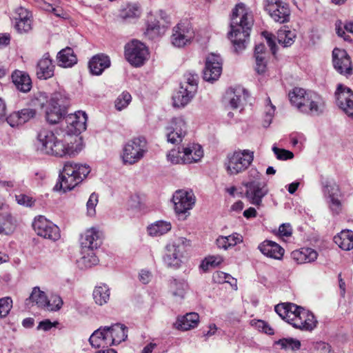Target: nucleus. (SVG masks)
Instances as JSON below:
<instances>
[{
    "mask_svg": "<svg viewBox=\"0 0 353 353\" xmlns=\"http://www.w3.org/2000/svg\"><path fill=\"white\" fill-rule=\"evenodd\" d=\"M296 37L295 31L285 28L281 29L277 32L278 42L283 47L291 46L294 43Z\"/></svg>",
    "mask_w": 353,
    "mask_h": 353,
    "instance_id": "nucleus-39",
    "label": "nucleus"
},
{
    "mask_svg": "<svg viewBox=\"0 0 353 353\" xmlns=\"http://www.w3.org/2000/svg\"><path fill=\"white\" fill-rule=\"evenodd\" d=\"M81 245L93 250L100 246L101 239L99 232L94 228L87 230L84 236H81Z\"/></svg>",
    "mask_w": 353,
    "mask_h": 353,
    "instance_id": "nucleus-29",
    "label": "nucleus"
},
{
    "mask_svg": "<svg viewBox=\"0 0 353 353\" xmlns=\"http://www.w3.org/2000/svg\"><path fill=\"white\" fill-rule=\"evenodd\" d=\"M141 15L140 8L137 4H128L119 13V17L123 20L137 19Z\"/></svg>",
    "mask_w": 353,
    "mask_h": 353,
    "instance_id": "nucleus-42",
    "label": "nucleus"
},
{
    "mask_svg": "<svg viewBox=\"0 0 353 353\" xmlns=\"http://www.w3.org/2000/svg\"><path fill=\"white\" fill-rule=\"evenodd\" d=\"M54 65L50 58V54L46 53L38 61L36 69V74L39 79H48L54 75Z\"/></svg>",
    "mask_w": 353,
    "mask_h": 353,
    "instance_id": "nucleus-22",
    "label": "nucleus"
},
{
    "mask_svg": "<svg viewBox=\"0 0 353 353\" xmlns=\"http://www.w3.org/2000/svg\"><path fill=\"white\" fill-rule=\"evenodd\" d=\"M334 242L343 250L353 248V231L343 230L334 238Z\"/></svg>",
    "mask_w": 353,
    "mask_h": 353,
    "instance_id": "nucleus-37",
    "label": "nucleus"
},
{
    "mask_svg": "<svg viewBox=\"0 0 353 353\" xmlns=\"http://www.w3.org/2000/svg\"><path fill=\"white\" fill-rule=\"evenodd\" d=\"M37 111L33 108H23L21 110L11 113L6 121L11 127H17L24 124L30 119L34 118Z\"/></svg>",
    "mask_w": 353,
    "mask_h": 353,
    "instance_id": "nucleus-21",
    "label": "nucleus"
},
{
    "mask_svg": "<svg viewBox=\"0 0 353 353\" xmlns=\"http://www.w3.org/2000/svg\"><path fill=\"white\" fill-rule=\"evenodd\" d=\"M265 10L270 17L279 23H285L290 21V9L289 5L281 0H265Z\"/></svg>",
    "mask_w": 353,
    "mask_h": 353,
    "instance_id": "nucleus-10",
    "label": "nucleus"
},
{
    "mask_svg": "<svg viewBox=\"0 0 353 353\" xmlns=\"http://www.w3.org/2000/svg\"><path fill=\"white\" fill-rule=\"evenodd\" d=\"M292 259L298 264L311 263L318 257V253L310 248H302L291 252Z\"/></svg>",
    "mask_w": 353,
    "mask_h": 353,
    "instance_id": "nucleus-27",
    "label": "nucleus"
},
{
    "mask_svg": "<svg viewBox=\"0 0 353 353\" xmlns=\"http://www.w3.org/2000/svg\"><path fill=\"white\" fill-rule=\"evenodd\" d=\"M199 322V314L196 312H190L179 317L176 323V327L178 330L186 331L196 327Z\"/></svg>",
    "mask_w": 353,
    "mask_h": 353,
    "instance_id": "nucleus-32",
    "label": "nucleus"
},
{
    "mask_svg": "<svg viewBox=\"0 0 353 353\" xmlns=\"http://www.w3.org/2000/svg\"><path fill=\"white\" fill-rule=\"evenodd\" d=\"M14 27L18 32L26 33L32 29V20L29 19L24 21H17Z\"/></svg>",
    "mask_w": 353,
    "mask_h": 353,
    "instance_id": "nucleus-50",
    "label": "nucleus"
},
{
    "mask_svg": "<svg viewBox=\"0 0 353 353\" xmlns=\"http://www.w3.org/2000/svg\"><path fill=\"white\" fill-rule=\"evenodd\" d=\"M148 151L147 141L143 137L134 138L124 145L122 159L125 163L132 165L140 161Z\"/></svg>",
    "mask_w": 353,
    "mask_h": 353,
    "instance_id": "nucleus-7",
    "label": "nucleus"
},
{
    "mask_svg": "<svg viewBox=\"0 0 353 353\" xmlns=\"http://www.w3.org/2000/svg\"><path fill=\"white\" fill-rule=\"evenodd\" d=\"M171 230L170 222L159 221L148 227V232L150 236H157L167 233Z\"/></svg>",
    "mask_w": 353,
    "mask_h": 353,
    "instance_id": "nucleus-40",
    "label": "nucleus"
},
{
    "mask_svg": "<svg viewBox=\"0 0 353 353\" xmlns=\"http://www.w3.org/2000/svg\"><path fill=\"white\" fill-rule=\"evenodd\" d=\"M307 92L301 88H294L289 93L290 102L299 110L303 108L304 105V97Z\"/></svg>",
    "mask_w": 353,
    "mask_h": 353,
    "instance_id": "nucleus-41",
    "label": "nucleus"
},
{
    "mask_svg": "<svg viewBox=\"0 0 353 353\" xmlns=\"http://www.w3.org/2000/svg\"><path fill=\"white\" fill-rule=\"evenodd\" d=\"M106 326H101L95 330L89 339L90 345L95 348H105L112 346L110 337Z\"/></svg>",
    "mask_w": 353,
    "mask_h": 353,
    "instance_id": "nucleus-23",
    "label": "nucleus"
},
{
    "mask_svg": "<svg viewBox=\"0 0 353 353\" xmlns=\"http://www.w3.org/2000/svg\"><path fill=\"white\" fill-rule=\"evenodd\" d=\"M152 277L150 272L142 270L139 273V281L143 284H147L150 282Z\"/></svg>",
    "mask_w": 353,
    "mask_h": 353,
    "instance_id": "nucleus-62",
    "label": "nucleus"
},
{
    "mask_svg": "<svg viewBox=\"0 0 353 353\" xmlns=\"http://www.w3.org/2000/svg\"><path fill=\"white\" fill-rule=\"evenodd\" d=\"M222 72V59L219 54H210L206 58L203 70V79L206 81H216Z\"/></svg>",
    "mask_w": 353,
    "mask_h": 353,
    "instance_id": "nucleus-16",
    "label": "nucleus"
},
{
    "mask_svg": "<svg viewBox=\"0 0 353 353\" xmlns=\"http://www.w3.org/2000/svg\"><path fill=\"white\" fill-rule=\"evenodd\" d=\"M174 210L176 214H185L192 208L195 203V196L192 191L179 190L172 196Z\"/></svg>",
    "mask_w": 353,
    "mask_h": 353,
    "instance_id": "nucleus-17",
    "label": "nucleus"
},
{
    "mask_svg": "<svg viewBox=\"0 0 353 353\" xmlns=\"http://www.w3.org/2000/svg\"><path fill=\"white\" fill-rule=\"evenodd\" d=\"M16 14L17 17H15V21H24L25 19H31V13L26 8L20 7L17 9Z\"/></svg>",
    "mask_w": 353,
    "mask_h": 353,
    "instance_id": "nucleus-57",
    "label": "nucleus"
},
{
    "mask_svg": "<svg viewBox=\"0 0 353 353\" xmlns=\"http://www.w3.org/2000/svg\"><path fill=\"white\" fill-rule=\"evenodd\" d=\"M181 152L179 150H172L167 155L168 161L173 164H179L183 163V156H181Z\"/></svg>",
    "mask_w": 353,
    "mask_h": 353,
    "instance_id": "nucleus-55",
    "label": "nucleus"
},
{
    "mask_svg": "<svg viewBox=\"0 0 353 353\" xmlns=\"http://www.w3.org/2000/svg\"><path fill=\"white\" fill-rule=\"evenodd\" d=\"M108 335H111L110 341L112 345H118L124 341L127 337L128 327L121 323L113 324L111 326H106Z\"/></svg>",
    "mask_w": 353,
    "mask_h": 353,
    "instance_id": "nucleus-28",
    "label": "nucleus"
},
{
    "mask_svg": "<svg viewBox=\"0 0 353 353\" xmlns=\"http://www.w3.org/2000/svg\"><path fill=\"white\" fill-rule=\"evenodd\" d=\"M323 190L330 199V209L334 213L339 214L342 207L340 200L342 194L339 185L334 181H326Z\"/></svg>",
    "mask_w": 353,
    "mask_h": 353,
    "instance_id": "nucleus-19",
    "label": "nucleus"
},
{
    "mask_svg": "<svg viewBox=\"0 0 353 353\" xmlns=\"http://www.w3.org/2000/svg\"><path fill=\"white\" fill-rule=\"evenodd\" d=\"M256 60V68L255 70L257 72L258 74H263L266 70V59L265 57H259L257 55L256 57H255Z\"/></svg>",
    "mask_w": 353,
    "mask_h": 353,
    "instance_id": "nucleus-56",
    "label": "nucleus"
},
{
    "mask_svg": "<svg viewBox=\"0 0 353 353\" xmlns=\"http://www.w3.org/2000/svg\"><path fill=\"white\" fill-rule=\"evenodd\" d=\"M230 277V275L223 272H216L213 274V280L216 283L226 282V279Z\"/></svg>",
    "mask_w": 353,
    "mask_h": 353,
    "instance_id": "nucleus-60",
    "label": "nucleus"
},
{
    "mask_svg": "<svg viewBox=\"0 0 353 353\" xmlns=\"http://www.w3.org/2000/svg\"><path fill=\"white\" fill-rule=\"evenodd\" d=\"M195 33L190 23L181 21L172 28L170 42L176 48H184L192 42Z\"/></svg>",
    "mask_w": 353,
    "mask_h": 353,
    "instance_id": "nucleus-8",
    "label": "nucleus"
},
{
    "mask_svg": "<svg viewBox=\"0 0 353 353\" xmlns=\"http://www.w3.org/2000/svg\"><path fill=\"white\" fill-rule=\"evenodd\" d=\"M185 283L184 282L178 281L176 279H173L170 283V290L175 296L183 298L185 294Z\"/></svg>",
    "mask_w": 353,
    "mask_h": 353,
    "instance_id": "nucleus-47",
    "label": "nucleus"
},
{
    "mask_svg": "<svg viewBox=\"0 0 353 353\" xmlns=\"http://www.w3.org/2000/svg\"><path fill=\"white\" fill-rule=\"evenodd\" d=\"M228 243V241L226 240V236H220L216 240L217 247L225 250L230 248Z\"/></svg>",
    "mask_w": 353,
    "mask_h": 353,
    "instance_id": "nucleus-61",
    "label": "nucleus"
},
{
    "mask_svg": "<svg viewBox=\"0 0 353 353\" xmlns=\"http://www.w3.org/2000/svg\"><path fill=\"white\" fill-rule=\"evenodd\" d=\"M90 170V168L87 165L73 161L65 162L59 175L60 179L56 183L54 190H62L63 192L72 190L86 178Z\"/></svg>",
    "mask_w": 353,
    "mask_h": 353,
    "instance_id": "nucleus-3",
    "label": "nucleus"
},
{
    "mask_svg": "<svg viewBox=\"0 0 353 353\" xmlns=\"http://www.w3.org/2000/svg\"><path fill=\"white\" fill-rule=\"evenodd\" d=\"M257 55L259 57H265V46L263 43L256 45L254 48V57Z\"/></svg>",
    "mask_w": 353,
    "mask_h": 353,
    "instance_id": "nucleus-64",
    "label": "nucleus"
},
{
    "mask_svg": "<svg viewBox=\"0 0 353 353\" xmlns=\"http://www.w3.org/2000/svg\"><path fill=\"white\" fill-rule=\"evenodd\" d=\"M332 61L334 68L341 74L348 77L352 74L351 59L346 50L335 48L332 51Z\"/></svg>",
    "mask_w": 353,
    "mask_h": 353,
    "instance_id": "nucleus-15",
    "label": "nucleus"
},
{
    "mask_svg": "<svg viewBox=\"0 0 353 353\" xmlns=\"http://www.w3.org/2000/svg\"><path fill=\"white\" fill-rule=\"evenodd\" d=\"M339 108L353 119V91L343 84H339L334 93Z\"/></svg>",
    "mask_w": 353,
    "mask_h": 353,
    "instance_id": "nucleus-13",
    "label": "nucleus"
},
{
    "mask_svg": "<svg viewBox=\"0 0 353 353\" xmlns=\"http://www.w3.org/2000/svg\"><path fill=\"white\" fill-rule=\"evenodd\" d=\"M14 229L12 216L9 214H0V234H10Z\"/></svg>",
    "mask_w": 353,
    "mask_h": 353,
    "instance_id": "nucleus-43",
    "label": "nucleus"
},
{
    "mask_svg": "<svg viewBox=\"0 0 353 353\" xmlns=\"http://www.w3.org/2000/svg\"><path fill=\"white\" fill-rule=\"evenodd\" d=\"M98 203V195L95 193L91 194L87 202V210L89 216L95 214V207Z\"/></svg>",
    "mask_w": 353,
    "mask_h": 353,
    "instance_id": "nucleus-53",
    "label": "nucleus"
},
{
    "mask_svg": "<svg viewBox=\"0 0 353 353\" xmlns=\"http://www.w3.org/2000/svg\"><path fill=\"white\" fill-rule=\"evenodd\" d=\"M38 140L41 143L43 150L46 154L62 157L64 156L74 157L81 150V148L74 145H65L58 139L52 131L42 130L38 134Z\"/></svg>",
    "mask_w": 353,
    "mask_h": 353,
    "instance_id": "nucleus-4",
    "label": "nucleus"
},
{
    "mask_svg": "<svg viewBox=\"0 0 353 353\" xmlns=\"http://www.w3.org/2000/svg\"><path fill=\"white\" fill-rule=\"evenodd\" d=\"M230 92L233 94L230 100L232 108H241L242 109L249 97L248 92L241 86H236L234 88H231Z\"/></svg>",
    "mask_w": 353,
    "mask_h": 353,
    "instance_id": "nucleus-34",
    "label": "nucleus"
},
{
    "mask_svg": "<svg viewBox=\"0 0 353 353\" xmlns=\"http://www.w3.org/2000/svg\"><path fill=\"white\" fill-rule=\"evenodd\" d=\"M32 228L37 235L53 241L61 236L59 228L41 215L34 218Z\"/></svg>",
    "mask_w": 353,
    "mask_h": 353,
    "instance_id": "nucleus-12",
    "label": "nucleus"
},
{
    "mask_svg": "<svg viewBox=\"0 0 353 353\" xmlns=\"http://www.w3.org/2000/svg\"><path fill=\"white\" fill-rule=\"evenodd\" d=\"M226 240L228 241L230 248H232L236 245L243 242V236L237 233H234L231 235L226 236Z\"/></svg>",
    "mask_w": 353,
    "mask_h": 353,
    "instance_id": "nucleus-58",
    "label": "nucleus"
},
{
    "mask_svg": "<svg viewBox=\"0 0 353 353\" xmlns=\"http://www.w3.org/2000/svg\"><path fill=\"white\" fill-rule=\"evenodd\" d=\"M131 101V94L128 92L124 91L116 99L114 107L117 110L121 111L127 108Z\"/></svg>",
    "mask_w": 353,
    "mask_h": 353,
    "instance_id": "nucleus-44",
    "label": "nucleus"
},
{
    "mask_svg": "<svg viewBox=\"0 0 353 353\" xmlns=\"http://www.w3.org/2000/svg\"><path fill=\"white\" fill-rule=\"evenodd\" d=\"M59 94H54L49 101L46 110V121L50 124L61 123L62 119L66 114L65 108H61L59 103Z\"/></svg>",
    "mask_w": 353,
    "mask_h": 353,
    "instance_id": "nucleus-18",
    "label": "nucleus"
},
{
    "mask_svg": "<svg viewBox=\"0 0 353 353\" xmlns=\"http://www.w3.org/2000/svg\"><path fill=\"white\" fill-rule=\"evenodd\" d=\"M148 55V48L137 40H132L125 46V57L132 65L139 67L143 65Z\"/></svg>",
    "mask_w": 353,
    "mask_h": 353,
    "instance_id": "nucleus-9",
    "label": "nucleus"
},
{
    "mask_svg": "<svg viewBox=\"0 0 353 353\" xmlns=\"http://www.w3.org/2000/svg\"><path fill=\"white\" fill-rule=\"evenodd\" d=\"M12 307V300L6 296L0 299V319L8 316Z\"/></svg>",
    "mask_w": 353,
    "mask_h": 353,
    "instance_id": "nucleus-46",
    "label": "nucleus"
},
{
    "mask_svg": "<svg viewBox=\"0 0 353 353\" xmlns=\"http://www.w3.org/2000/svg\"><path fill=\"white\" fill-rule=\"evenodd\" d=\"M59 65L63 68L72 67L77 62V56L72 48L67 47L61 50L57 54Z\"/></svg>",
    "mask_w": 353,
    "mask_h": 353,
    "instance_id": "nucleus-36",
    "label": "nucleus"
},
{
    "mask_svg": "<svg viewBox=\"0 0 353 353\" xmlns=\"http://www.w3.org/2000/svg\"><path fill=\"white\" fill-rule=\"evenodd\" d=\"M275 312L294 327L312 330L317 323L312 312L292 303H281L274 307Z\"/></svg>",
    "mask_w": 353,
    "mask_h": 353,
    "instance_id": "nucleus-2",
    "label": "nucleus"
},
{
    "mask_svg": "<svg viewBox=\"0 0 353 353\" xmlns=\"http://www.w3.org/2000/svg\"><path fill=\"white\" fill-rule=\"evenodd\" d=\"M195 93L194 85L190 87V90L181 85L179 92L173 97L174 105L178 108L185 106L192 100Z\"/></svg>",
    "mask_w": 353,
    "mask_h": 353,
    "instance_id": "nucleus-31",
    "label": "nucleus"
},
{
    "mask_svg": "<svg viewBox=\"0 0 353 353\" xmlns=\"http://www.w3.org/2000/svg\"><path fill=\"white\" fill-rule=\"evenodd\" d=\"M25 305L28 307L36 305L40 308L45 309L46 305H49V302H48V298L45 292L41 291L39 287H34L29 298L26 299Z\"/></svg>",
    "mask_w": 353,
    "mask_h": 353,
    "instance_id": "nucleus-30",
    "label": "nucleus"
},
{
    "mask_svg": "<svg viewBox=\"0 0 353 353\" xmlns=\"http://www.w3.org/2000/svg\"><path fill=\"white\" fill-rule=\"evenodd\" d=\"M189 246L190 241L185 237H179L173 243L168 244L163 256L164 263L169 268H179L182 262L183 253Z\"/></svg>",
    "mask_w": 353,
    "mask_h": 353,
    "instance_id": "nucleus-6",
    "label": "nucleus"
},
{
    "mask_svg": "<svg viewBox=\"0 0 353 353\" xmlns=\"http://www.w3.org/2000/svg\"><path fill=\"white\" fill-rule=\"evenodd\" d=\"M92 295L95 303L99 305H103L109 300L110 290L108 285L101 284L95 287Z\"/></svg>",
    "mask_w": 353,
    "mask_h": 353,
    "instance_id": "nucleus-38",
    "label": "nucleus"
},
{
    "mask_svg": "<svg viewBox=\"0 0 353 353\" xmlns=\"http://www.w3.org/2000/svg\"><path fill=\"white\" fill-rule=\"evenodd\" d=\"M258 248L265 256L277 260L281 259L285 252L280 245L269 240L260 243Z\"/></svg>",
    "mask_w": 353,
    "mask_h": 353,
    "instance_id": "nucleus-26",
    "label": "nucleus"
},
{
    "mask_svg": "<svg viewBox=\"0 0 353 353\" xmlns=\"http://www.w3.org/2000/svg\"><path fill=\"white\" fill-rule=\"evenodd\" d=\"M292 227L288 223H283L279 228V232L281 236L288 237L292 235Z\"/></svg>",
    "mask_w": 353,
    "mask_h": 353,
    "instance_id": "nucleus-59",
    "label": "nucleus"
},
{
    "mask_svg": "<svg viewBox=\"0 0 353 353\" xmlns=\"http://www.w3.org/2000/svg\"><path fill=\"white\" fill-rule=\"evenodd\" d=\"M111 62L109 56L100 53L93 56L89 61L88 67L91 74L100 75L110 66Z\"/></svg>",
    "mask_w": 353,
    "mask_h": 353,
    "instance_id": "nucleus-24",
    "label": "nucleus"
},
{
    "mask_svg": "<svg viewBox=\"0 0 353 353\" xmlns=\"http://www.w3.org/2000/svg\"><path fill=\"white\" fill-rule=\"evenodd\" d=\"M254 152L250 150H239L227 155L225 163L230 175H236L245 172L254 161Z\"/></svg>",
    "mask_w": 353,
    "mask_h": 353,
    "instance_id": "nucleus-5",
    "label": "nucleus"
},
{
    "mask_svg": "<svg viewBox=\"0 0 353 353\" xmlns=\"http://www.w3.org/2000/svg\"><path fill=\"white\" fill-rule=\"evenodd\" d=\"M197 81L198 76L196 74H188L186 77L185 81L184 82L181 83V85L182 87L187 88L190 90V87L192 85H194L195 87V92L197 90Z\"/></svg>",
    "mask_w": 353,
    "mask_h": 353,
    "instance_id": "nucleus-54",
    "label": "nucleus"
},
{
    "mask_svg": "<svg viewBox=\"0 0 353 353\" xmlns=\"http://www.w3.org/2000/svg\"><path fill=\"white\" fill-rule=\"evenodd\" d=\"M48 302H49V305H46L45 309L48 311H57L62 307L63 303L61 296L57 294L52 295L50 299H48Z\"/></svg>",
    "mask_w": 353,
    "mask_h": 353,
    "instance_id": "nucleus-48",
    "label": "nucleus"
},
{
    "mask_svg": "<svg viewBox=\"0 0 353 353\" xmlns=\"http://www.w3.org/2000/svg\"><path fill=\"white\" fill-rule=\"evenodd\" d=\"M18 204L26 207H32L34 205L35 199L25 194H19L15 196Z\"/></svg>",
    "mask_w": 353,
    "mask_h": 353,
    "instance_id": "nucleus-52",
    "label": "nucleus"
},
{
    "mask_svg": "<svg viewBox=\"0 0 353 353\" xmlns=\"http://www.w3.org/2000/svg\"><path fill=\"white\" fill-rule=\"evenodd\" d=\"M167 141L172 144H178L182 141L186 134V123L182 117L172 119L165 128Z\"/></svg>",
    "mask_w": 353,
    "mask_h": 353,
    "instance_id": "nucleus-14",
    "label": "nucleus"
},
{
    "mask_svg": "<svg viewBox=\"0 0 353 353\" xmlns=\"http://www.w3.org/2000/svg\"><path fill=\"white\" fill-rule=\"evenodd\" d=\"M183 163H192L196 162L203 157V152L200 145L192 144L183 148Z\"/></svg>",
    "mask_w": 353,
    "mask_h": 353,
    "instance_id": "nucleus-33",
    "label": "nucleus"
},
{
    "mask_svg": "<svg viewBox=\"0 0 353 353\" xmlns=\"http://www.w3.org/2000/svg\"><path fill=\"white\" fill-rule=\"evenodd\" d=\"M87 115L85 112L77 111L65 116L61 126L68 134H79L86 129Z\"/></svg>",
    "mask_w": 353,
    "mask_h": 353,
    "instance_id": "nucleus-11",
    "label": "nucleus"
},
{
    "mask_svg": "<svg viewBox=\"0 0 353 353\" xmlns=\"http://www.w3.org/2000/svg\"><path fill=\"white\" fill-rule=\"evenodd\" d=\"M11 78L12 83L19 91L23 93L30 91L32 87V80L26 72L15 70L12 72Z\"/></svg>",
    "mask_w": 353,
    "mask_h": 353,
    "instance_id": "nucleus-25",
    "label": "nucleus"
},
{
    "mask_svg": "<svg viewBox=\"0 0 353 353\" xmlns=\"http://www.w3.org/2000/svg\"><path fill=\"white\" fill-rule=\"evenodd\" d=\"M276 343L285 350H297L301 347V342L292 338L280 339Z\"/></svg>",
    "mask_w": 353,
    "mask_h": 353,
    "instance_id": "nucleus-45",
    "label": "nucleus"
},
{
    "mask_svg": "<svg viewBox=\"0 0 353 353\" xmlns=\"http://www.w3.org/2000/svg\"><path fill=\"white\" fill-rule=\"evenodd\" d=\"M161 26L159 21L154 20L148 24L145 34H150L152 37L159 36L161 34Z\"/></svg>",
    "mask_w": 353,
    "mask_h": 353,
    "instance_id": "nucleus-51",
    "label": "nucleus"
},
{
    "mask_svg": "<svg viewBox=\"0 0 353 353\" xmlns=\"http://www.w3.org/2000/svg\"><path fill=\"white\" fill-rule=\"evenodd\" d=\"M309 104H307V112L314 115H319L323 112L324 108V101L321 95L316 92L309 91Z\"/></svg>",
    "mask_w": 353,
    "mask_h": 353,
    "instance_id": "nucleus-35",
    "label": "nucleus"
},
{
    "mask_svg": "<svg viewBox=\"0 0 353 353\" xmlns=\"http://www.w3.org/2000/svg\"><path fill=\"white\" fill-rule=\"evenodd\" d=\"M247 188L245 192L246 197L250 203L259 207L262 203V199L267 194L268 190L265 185L257 181H251L245 184Z\"/></svg>",
    "mask_w": 353,
    "mask_h": 353,
    "instance_id": "nucleus-20",
    "label": "nucleus"
},
{
    "mask_svg": "<svg viewBox=\"0 0 353 353\" xmlns=\"http://www.w3.org/2000/svg\"><path fill=\"white\" fill-rule=\"evenodd\" d=\"M272 151L276 155V159L279 160L286 161L292 159L294 157L293 152L285 149H281L274 146L272 148Z\"/></svg>",
    "mask_w": 353,
    "mask_h": 353,
    "instance_id": "nucleus-49",
    "label": "nucleus"
},
{
    "mask_svg": "<svg viewBox=\"0 0 353 353\" xmlns=\"http://www.w3.org/2000/svg\"><path fill=\"white\" fill-rule=\"evenodd\" d=\"M230 31L228 37L233 43L236 53L242 52L249 40L253 25V17L249 14L243 3H238L232 10Z\"/></svg>",
    "mask_w": 353,
    "mask_h": 353,
    "instance_id": "nucleus-1",
    "label": "nucleus"
},
{
    "mask_svg": "<svg viewBox=\"0 0 353 353\" xmlns=\"http://www.w3.org/2000/svg\"><path fill=\"white\" fill-rule=\"evenodd\" d=\"M265 33L267 34V36H265V38L267 40V43L268 45V46L270 47L272 54H274L276 53V45L273 39L272 34H268L266 32Z\"/></svg>",
    "mask_w": 353,
    "mask_h": 353,
    "instance_id": "nucleus-63",
    "label": "nucleus"
}]
</instances>
